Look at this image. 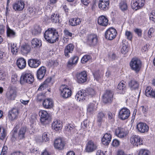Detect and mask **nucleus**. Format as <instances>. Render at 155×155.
I'll list each match as a JSON object with an SVG mask.
<instances>
[{"instance_id": "0eeeda50", "label": "nucleus", "mask_w": 155, "mask_h": 155, "mask_svg": "<svg viewBox=\"0 0 155 155\" xmlns=\"http://www.w3.org/2000/svg\"><path fill=\"white\" fill-rule=\"evenodd\" d=\"M87 43L90 46H95L98 43V38L95 34L88 35L87 38Z\"/></svg>"}, {"instance_id": "de8ad7c7", "label": "nucleus", "mask_w": 155, "mask_h": 155, "mask_svg": "<svg viewBox=\"0 0 155 155\" xmlns=\"http://www.w3.org/2000/svg\"><path fill=\"white\" fill-rule=\"evenodd\" d=\"M150 152L148 150L145 149H140L138 155H150Z\"/></svg>"}, {"instance_id": "864d4df0", "label": "nucleus", "mask_w": 155, "mask_h": 155, "mask_svg": "<svg viewBox=\"0 0 155 155\" xmlns=\"http://www.w3.org/2000/svg\"><path fill=\"white\" fill-rule=\"evenodd\" d=\"M64 32L65 35L67 37H72L73 35V34L66 29H65L64 30Z\"/></svg>"}, {"instance_id": "4c0bfd02", "label": "nucleus", "mask_w": 155, "mask_h": 155, "mask_svg": "<svg viewBox=\"0 0 155 155\" xmlns=\"http://www.w3.org/2000/svg\"><path fill=\"white\" fill-rule=\"evenodd\" d=\"M85 93H86L87 97H93L96 94V92L92 88L87 89L85 91Z\"/></svg>"}, {"instance_id": "09e8293b", "label": "nucleus", "mask_w": 155, "mask_h": 155, "mask_svg": "<svg viewBox=\"0 0 155 155\" xmlns=\"http://www.w3.org/2000/svg\"><path fill=\"white\" fill-rule=\"evenodd\" d=\"M91 57L89 55H85L81 59V62L83 64H84L88 61L91 59Z\"/></svg>"}, {"instance_id": "dca6fc26", "label": "nucleus", "mask_w": 155, "mask_h": 155, "mask_svg": "<svg viewBox=\"0 0 155 155\" xmlns=\"http://www.w3.org/2000/svg\"><path fill=\"white\" fill-rule=\"evenodd\" d=\"M109 4V0H100L98 4L99 7L102 10H107L108 8Z\"/></svg>"}, {"instance_id": "cd10ccee", "label": "nucleus", "mask_w": 155, "mask_h": 155, "mask_svg": "<svg viewBox=\"0 0 155 155\" xmlns=\"http://www.w3.org/2000/svg\"><path fill=\"white\" fill-rule=\"evenodd\" d=\"M111 135L110 134H105L102 139V142L103 144L105 145H107L111 141Z\"/></svg>"}, {"instance_id": "0e129e2a", "label": "nucleus", "mask_w": 155, "mask_h": 155, "mask_svg": "<svg viewBox=\"0 0 155 155\" xmlns=\"http://www.w3.org/2000/svg\"><path fill=\"white\" fill-rule=\"evenodd\" d=\"M8 150V147L6 146H4L2 149L1 155H5L6 153V150Z\"/></svg>"}, {"instance_id": "69168bd1", "label": "nucleus", "mask_w": 155, "mask_h": 155, "mask_svg": "<svg viewBox=\"0 0 155 155\" xmlns=\"http://www.w3.org/2000/svg\"><path fill=\"white\" fill-rule=\"evenodd\" d=\"M108 118L109 120H111V121H113L114 120V115H113L112 113H111L110 112H108Z\"/></svg>"}, {"instance_id": "393cba45", "label": "nucleus", "mask_w": 155, "mask_h": 155, "mask_svg": "<svg viewBox=\"0 0 155 155\" xmlns=\"http://www.w3.org/2000/svg\"><path fill=\"white\" fill-rule=\"evenodd\" d=\"M52 127L56 131L61 130L62 127V122L58 120H55L52 124Z\"/></svg>"}, {"instance_id": "f8f14e48", "label": "nucleus", "mask_w": 155, "mask_h": 155, "mask_svg": "<svg viewBox=\"0 0 155 155\" xmlns=\"http://www.w3.org/2000/svg\"><path fill=\"white\" fill-rule=\"evenodd\" d=\"M77 82L82 84L86 82L87 80V74L85 71H83L76 75Z\"/></svg>"}, {"instance_id": "5701e85b", "label": "nucleus", "mask_w": 155, "mask_h": 155, "mask_svg": "<svg viewBox=\"0 0 155 155\" xmlns=\"http://www.w3.org/2000/svg\"><path fill=\"white\" fill-rule=\"evenodd\" d=\"M74 46L71 44H68L64 49V54L65 56L68 58L70 56V54L72 53L74 50Z\"/></svg>"}, {"instance_id": "a19ab883", "label": "nucleus", "mask_w": 155, "mask_h": 155, "mask_svg": "<svg viewBox=\"0 0 155 155\" xmlns=\"http://www.w3.org/2000/svg\"><path fill=\"white\" fill-rule=\"evenodd\" d=\"M119 7L123 11L127 10L128 8L127 4L126 1H121L119 3Z\"/></svg>"}, {"instance_id": "2f4dec72", "label": "nucleus", "mask_w": 155, "mask_h": 155, "mask_svg": "<svg viewBox=\"0 0 155 155\" xmlns=\"http://www.w3.org/2000/svg\"><path fill=\"white\" fill-rule=\"evenodd\" d=\"M108 23V20L107 18L104 16H101L98 19V23L101 25L106 26L107 25Z\"/></svg>"}, {"instance_id": "774afa93", "label": "nucleus", "mask_w": 155, "mask_h": 155, "mask_svg": "<svg viewBox=\"0 0 155 155\" xmlns=\"http://www.w3.org/2000/svg\"><path fill=\"white\" fill-rule=\"evenodd\" d=\"M11 155H25L23 153L20 151L15 152L11 153Z\"/></svg>"}, {"instance_id": "7c9ffc66", "label": "nucleus", "mask_w": 155, "mask_h": 155, "mask_svg": "<svg viewBox=\"0 0 155 155\" xmlns=\"http://www.w3.org/2000/svg\"><path fill=\"white\" fill-rule=\"evenodd\" d=\"M145 95L147 97L155 98V90H153L151 87H147L145 91Z\"/></svg>"}, {"instance_id": "052dcab7", "label": "nucleus", "mask_w": 155, "mask_h": 155, "mask_svg": "<svg viewBox=\"0 0 155 155\" xmlns=\"http://www.w3.org/2000/svg\"><path fill=\"white\" fill-rule=\"evenodd\" d=\"M123 45L121 50V51L123 54H125L128 51L127 47L126 45H124V44Z\"/></svg>"}, {"instance_id": "20e7f679", "label": "nucleus", "mask_w": 155, "mask_h": 155, "mask_svg": "<svg viewBox=\"0 0 155 155\" xmlns=\"http://www.w3.org/2000/svg\"><path fill=\"white\" fill-rule=\"evenodd\" d=\"M17 96L16 88L13 86H10L6 92L5 97L8 100H13L15 99Z\"/></svg>"}, {"instance_id": "39448f33", "label": "nucleus", "mask_w": 155, "mask_h": 155, "mask_svg": "<svg viewBox=\"0 0 155 155\" xmlns=\"http://www.w3.org/2000/svg\"><path fill=\"white\" fill-rule=\"evenodd\" d=\"M61 96L64 98H67L71 95L72 91L70 88L66 85H62L60 87Z\"/></svg>"}, {"instance_id": "c756f323", "label": "nucleus", "mask_w": 155, "mask_h": 155, "mask_svg": "<svg viewBox=\"0 0 155 155\" xmlns=\"http://www.w3.org/2000/svg\"><path fill=\"white\" fill-rule=\"evenodd\" d=\"M17 64L19 68L20 69H23L26 66V61L24 58H20L17 59Z\"/></svg>"}, {"instance_id": "ddd939ff", "label": "nucleus", "mask_w": 155, "mask_h": 155, "mask_svg": "<svg viewBox=\"0 0 155 155\" xmlns=\"http://www.w3.org/2000/svg\"><path fill=\"white\" fill-rule=\"evenodd\" d=\"M130 142L134 146H138L142 144V140L140 136L134 135L132 136L130 139Z\"/></svg>"}, {"instance_id": "13d9d810", "label": "nucleus", "mask_w": 155, "mask_h": 155, "mask_svg": "<svg viewBox=\"0 0 155 155\" xmlns=\"http://www.w3.org/2000/svg\"><path fill=\"white\" fill-rule=\"evenodd\" d=\"M134 31L137 35L138 37H141L142 31L141 29L137 28H136L134 29Z\"/></svg>"}, {"instance_id": "6e6d98bb", "label": "nucleus", "mask_w": 155, "mask_h": 155, "mask_svg": "<svg viewBox=\"0 0 155 155\" xmlns=\"http://www.w3.org/2000/svg\"><path fill=\"white\" fill-rule=\"evenodd\" d=\"M45 97L44 95L43 94L40 93L37 94V100L38 101H42Z\"/></svg>"}, {"instance_id": "c03bdc74", "label": "nucleus", "mask_w": 155, "mask_h": 155, "mask_svg": "<svg viewBox=\"0 0 155 155\" xmlns=\"http://www.w3.org/2000/svg\"><path fill=\"white\" fill-rule=\"evenodd\" d=\"M6 135V130L3 127H0V139L3 140L5 137Z\"/></svg>"}, {"instance_id": "3c124183", "label": "nucleus", "mask_w": 155, "mask_h": 155, "mask_svg": "<svg viewBox=\"0 0 155 155\" xmlns=\"http://www.w3.org/2000/svg\"><path fill=\"white\" fill-rule=\"evenodd\" d=\"M11 51L13 54H16L18 52V48L16 47V45L14 43L13 44H11Z\"/></svg>"}, {"instance_id": "e433bc0d", "label": "nucleus", "mask_w": 155, "mask_h": 155, "mask_svg": "<svg viewBox=\"0 0 155 155\" xmlns=\"http://www.w3.org/2000/svg\"><path fill=\"white\" fill-rule=\"evenodd\" d=\"M139 84L136 81L133 80L129 83V86L131 90H135L137 89L139 87Z\"/></svg>"}, {"instance_id": "bf43d9fd", "label": "nucleus", "mask_w": 155, "mask_h": 155, "mask_svg": "<svg viewBox=\"0 0 155 155\" xmlns=\"http://www.w3.org/2000/svg\"><path fill=\"white\" fill-rule=\"evenodd\" d=\"M18 81V76L16 74H14L12 76V81L13 84L15 83Z\"/></svg>"}, {"instance_id": "2eb2a0df", "label": "nucleus", "mask_w": 155, "mask_h": 155, "mask_svg": "<svg viewBox=\"0 0 155 155\" xmlns=\"http://www.w3.org/2000/svg\"><path fill=\"white\" fill-rule=\"evenodd\" d=\"M97 147L96 144L94 142L91 140L87 142L85 150L87 152H92L96 150Z\"/></svg>"}, {"instance_id": "ea45409f", "label": "nucleus", "mask_w": 155, "mask_h": 155, "mask_svg": "<svg viewBox=\"0 0 155 155\" xmlns=\"http://www.w3.org/2000/svg\"><path fill=\"white\" fill-rule=\"evenodd\" d=\"M26 131V128L25 127H21L19 130L18 133V138L20 139L25 137V134Z\"/></svg>"}, {"instance_id": "a18cd8bd", "label": "nucleus", "mask_w": 155, "mask_h": 155, "mask_svg": "<svg viewBox=\"0 0 155 155\" xmlns=\"http://www.w3.org/2000/svg\"><path fill=\"white\" fill-rule=\"evenodd\" d=\"M50 134L47 132H44L42 135V142H47L49 140Z\"/></svg>"}, {"instance_id": "4be33fe9", "label": "nucleus", "mask_w": 155, "mask_h": 155, "mask_svg": "<svg viewBox=\"0 0 155 155\" xmlns=\"http://www.w3.org/2000/svg\"><path fill=\"white\" fill-rule=\"evenodd\" d=\"M41 61L37 59H31L28 61L29 66L32 68H35L38 67L41 64Z\"/></svg>"}, {"instance_id": "a211bd4d", "label": "nucleus", "mask_w": 155, "mask_h": 155, "mask_svg": "<svg viewBox=\"0 0 155 155\" xmlns=\"http://www.w3.org/2000/svg\"><path fill=\"white\" fill-rule=\"evenodd\" d=\"M46 71V68L44 66L41 67L37 71V77L38 79L41 80L45 76Z\"/></svg>"}, {"instance_id": "58836bf2", "label": "nucleus", "mask_w": 155, "mask_h": 155, "mask_svg": "<svg viewBox=\"0 0 155 155\" xmlns=\"http://www.w3.org/2000/svg\"><path fill=\"white\" fill-rule=\"evenodd\" d=\"M41 29L40 26L38 25H35L34 29L32 30V34L34 35H36L40 34L41 32Z\"/></svg>"}, {"instance_id": "1a4fd4ad", "label": "nucleus", "mask_w": 155, "mask_h": 155, "mask_svg": "<svg viewBox=\"0 0 155 155\" xmlns=\"http://www.w3.org/2000/svg\"><path fill=\"white\" fill-rule=\"evenodd\" d=\"M40 117L41 122L43 124H47L49 123V115L48 113L45 110H41L39 113Z\"/></svg>"}, {"instance_id": "f03ea898", "label": "nucleus", "mask_w": 155, "mask_h": 155, "mask_svg": "<svg viewBox=\"0 0 155 155\" xmlns=\"http://www.w3.org/2000/svg\"><path fill=\"white\" fill-rule=\"evenodd\" d=\"M142 65V62L138 58H132L130 63L131 69L137 73L140 70Z\"/></svg>"}, {"instance_id": "f704fd0d", "label": "nucleus", "mask_w": 155, "mask_h": 155, "mask_svg": "<svg viewBox=\"0 0 155 155\" xmlns=\"http://www.w3.org/2000/svg\"><path fill=\"white\" fill-rule=\"evenodd\" d=\"M31 43L32 48L39 47L41 45V40L36 38H33L31 41Z\"/></svg>"}, {"instance_id": "bb28decb", "label": "nucleus", "mask_w": 155, "mask_h": 155, "mask_svg": "<svg viewBox=\"0 0 155 155\" xmlns=\"http://www.w3.org/2000/svg\"><path fill=\"white\" fill-rule=\"evenodd\" d=\"M97 104L96 103H90L87 106V113L90 114H93L97 110Z\"/></svg>"}, {"instance_id": "72a5a7b5", "label": "nucleus", "mask_w": 155, "mask_h": 155, "mask_svg": "<svg viewBox=\"0 0 155 155\" xmlns=\"http://www.w3.org/2000/svg\"><path fill=\"white\" fill-rule=\"evenodd\" d=\"M78 60V58L77 56H74L71 58L69 60L67 66L69 67H71L74 65L75 64L77 63Z\"/></svg>"}, {"instance_id": "412c9836", "label": "nucleus", "mask_w": 155, "mask_h": 155, "mask_svg": "<svg viewBox=\"0 0 155 155\" xmlns=\"http://www.w3.org/2000/svg\"><path fill=\"white\" fill-rule=\"evenodd\" d=\"M115 133L117 137L121 138L124 137L127 135V133L124 129L120 127H118L116 129Z\"/></svg>"}, {"instance_id": "b1692460", "label": "nucleus", "mask_w": 155, "mask_h": 155, "mask_svg": "<svg viewBox=\"0 0 155 155\" xmlns=\"http://www.w3.org/2000/svg\"><path fill=\"white\" fill-rule=\"evenodd\" d=\"M53 101L51 98L44 100L42 103L43 107L46 109H51L53 107Z\"/></svg>"}, {"instance_id": "4468645a", "label": "nucleus", "mask_w": 155, "mask_h": 155, "mask_svg": "<svg viewBox=\"0 0 155 155\" xmlns=\"http://www.w3.org/2000/svg\"><path fill=\"white\" fill-rule=\"evenodd\" d=\"M19 114V111L18 109L13 108L10 110L8 114V117L9 119L13 121L17 119Z\"/></svg>"}, {"instance_id": "4d7b16f0", "label": "nucleus", "mask_w": 155, "mask_h": 155, "mask_svg": "<svg viewBox=\"0 0 155 155\" xmlns=\"http://www.w3.org/2000/svg\"><path fill=\"white\" fill-rule=\"evenodd\" d=\"M94 78L97 81H98L100 78V76L98 71H96L93 73Z\"/></svg>"}, {"instance_id": "473e14b6", "label": "nucleus", "mask_w": 155, "mask_h": 155, "mask_svg": "<svg viewBox=\"0 0 155 155\" xmlns=\"http://www.w3.org/2000/svg\"><path fill=\"white\" fill-rule=\"evenodd\" d=\"M81 21V20L78 18H71L69 21V24L70 25L73 26H76L80 24Z\"/></svg>"}, {"instance_id": "f3484780", "label": "nucleus", "mask_w": 155, "mask_h": 155, "mask_svg": "<svg viewBox=\"0 0 155 155\" xmlns=\"http://www.w3.org/2000/svg\"><path fill=\"white\" fill-rule=\"evenodd\" d=\"M149 127L146 123H139L137 126V128L138 131L141 133L147 132L149 130Z\"/></svg>"}, {"instance_id": "37998d69", "label": "nucleus", "mask_w": 155, "mask_h": 155, "mask_svg": "<svg viewBox=\"0 0 155 155\" xmlns=\"http://www.w3.org/2000/svg\"><path fill=\"white\" fill-rule=\"evenodd\" d=\"M126 87V83L124 81H122L120 82L117 87V89L118 90L124 91Z\"/></svg>"}, {"instance_id": "49530a36", "label": "nucleus", "mask_w": 155, "mask_h": 155, "mask_svg": "<svg viewBox=\"0 0 155 155\" xmlns=\"http://www.w3.org/2000/svg\"><path fill=\"white\" fill-rule=\"evenodd\" d=\"M59 15H58L57 14H52L51 16V20L52 22H54L55 23L59 22Z\"/></svg>"}, {"instance_id": "f257e3e1", "label": "nucleus", "mask_w": 155, "mask_h": 155, "mask_svg": "<svg viewBox=\"0 0 155 155\" xmlns=\"http://www.w3.org/2000/svg\"><path fill=\"white\" fill-rule=\"evenodd\" d=\"M59 35L56 29L49 28L45 31L44 35L45 39L49 43H54L59 39Z\"/></svg>"}, {"instance_id": "680f3d73", "label": "nucleus", "mask_w": 155, "mask_h": 155, "mask_svg": "<svg viewBox=\"0 0 155 155\" xmlns=\"http://www.w3.org/2000/svg\"><path fill=\"white\" fill-rule=\"evenodd\" d=\"M154 31V29L153 28H150L148 32V36L149 38H151L152 37V34Z\"/></svg>"}, {"instance_id": "338daca9", "label": "nucleus", "mask_w": 155, "mask_h": 155, "mask_svg": "<svg viewBox=\"0 0 155 155\" xmlns=\"http://www.w3.org/2000/svg\"><path fill=\"white\" fill-rule=\"evenodd\" d=\"M5 74L2 70H0V80H3L5 77Z\"/></svg>"}, {"instance_id": "423d86ee", "label": "nucleus", "mask_w": 155, "mask_h": 155, "mask_svg": "<svg viewBox=\"0 0 155 155\" xmlns=\"http://www.w3.org/2000/svg\"><path fill=\"white\" fill-rule=\"evenodd\" d=\"M105 35V38L107 39L111 40L116 37L117 32L115 29L111 28L107 30Z\"/></svg>"}, {"instance_id": "c9c22d12", "label": "nucleus", "mask_w": 155, "mask_h": 155, "mask_svg": "<svg viewBox=\"0 0 155 155\" xmlns=\"http://www.w3.org/2000/svg\"><path fill=\"white\" fill-rule=\"evenodd\" d=\"M105 118V114L104 113L102 112L99 113L97 115V120L98 125H100L102 122Z\"/></svg>"}, {"instance_id": "e2e57ef3", "label": "nucleus", "mask_w": 155, "mask_h": 155, "mask_svg": "<svg viewBox=\"0 0 155 155\" xmlns=\"http://www.w3.org/2000/svg\"><path fill=\"white\" fill-rule=\"evenodd\" d=\"M119 144V141L116 139L112 141V145L114 147H117Z\"/></svg>"}, {"instance_id": "79ce46f5", "label": "nucleus", "mask_w": 155, "mask_h": 155, "mask_svg": "<svg viewBox=\"0 0 155 155\" xmlns=\"http://www.w3.org/2000/svg\"><path fill=\"white\" fill-rule=\"evenodd\" d=\"M7 34L8 37L10 38H13L15 36V33L8 26H7Z\"/></svg>"}, {"instance_id": "a878e982", "label": "nucleus", "mask_w": 155, "mask_h": 155, "mask_svg": "<svg viewBox=\"0 0 155 155\" xmlns=\"http://www.w3.org/2000/svg\"><path fill=\"white\" fill-rule=\"evenodd\" d=\"M64 144L62 139L58 138L54 142V147L56 149L61 150L63 149Z\"/></svg>"}, {"instance_id": "6ab92c4d", "label": "nucleus", "mask_w": 155, "mask_h": 155, "mask_svg": "<svg viewBox=\"0 0 155 155\" xmlns=\"http://www.w3.org/2000/svg\"><path fill=\"white\" fill-rule=\"evenodd\" d=\"M75 98L78 101H82L88 99L87 97L86 93L83 91H79L75 96Z\"/></svg>"}, {"instance_id": "5fc2aeb1", "label": "nucleus", "mask_w": 155, "mask_h": 155, "mask_svg": "<svg viewBox=\"0 0 155 155\" xmlns=\"http://www.w3.org/2000/svg\"><path fill=\"white\" fill-rule=\"evenodd\" d=\"M29 13L31 15H34L36 13L35 12V9L34 8L29 7L28 9Z\"/></svg>"}, {"instance_id": "c85d7f7f", "label": "nucleus", "mask_w": 155, "mask_h": 155, "mask_svg": "<svg viewBox=\"0 0 155 155\" xmlns=\"http://www.w3.org/2000/svg\"><path fill=\"white\" fill-rule=\"evenodd\" d=\"M31 48L30 46L28 44H25L21 46V51L23 55L27 54L30 52Z\"/></svg>"}, {"instance_id": "aec40b11", "label": "nucleus", "mask_w": 155, "mask_h": 155, "mask_svg": "<svg viewBox=\"0 0 155 155\" xmlns=\"http://www.w3.org/2000/svg\"><path fill=\"white\" fill-rule=\"evenodd\" d=\"M24 2L21 0L15 2L13 5V8L15 11H22L24 9Z\"/></svg>"}, {"instance_id": "603ef678", "label": "nucleus", "mask_w": 155, "mask_h": 155, "mask_svg": "<svg viewBox=\"0 0 155 155\" xmlns=\"http://www.w3.org/2000/svg\"><path fill=\"white\" fill-rule=\"evenodd\" d=\"M74 127L73 124H68L65 127V130L69 132L73 131L74 129Z\"/></svg>"}, {"instance_id": "8fccbe9b", "label": "nucleus", "mask_w": 155, "mask_h": 155, "mask_svg": "<svg viewBox=\"0 0 155 155\" xmlns=\"http://www.w3.org/2000/svg\"><path fill=\"white\" fill-rule=\"evenodd\" d=\"M125 35L127 39L131 41L133 38V34L130 31L126 30L125 32Z\"/></svg>"}, {"instance_id": "9b49d317", "label": "nucleus", "mask_w": 155, "mask_h": 155, "mask_svg": "<svg viewBox=\"0 0 155 155\" xmlns=\"http://www.w3.org/2000/svg\"><path fill=\"white\" fill-rule=\"evenodd\" d=\"M144 0H132L131 6L133 9L137 10L143 7L144 5Z\"/></svg>"}, {"instance_id": "7ed1b4c3", "label": "nucleus", "mask_w": 155, "mask_h": 155, "mask_svg": "<svg viewBox=\"0 0 155 155\" xmlns=\"http://www.w3.org/2000/svg\"><path fill=\"white\" fill-rule=\"evenodd\" d=\"M34 78L33 75L30 73L23 74L21 78L20 83L21 84L26 83L31 84L34 81Z\"/></svg>"}, {"instance_id": "6e6552de", "label": "nucleus", "mask_w": 155, "mask_h": 155, "mask_svg": "<svg viewBox=\"0 0 155 155\" xmlns=\"http://www.w3.org/2000/svg\"><path fill=\"white\" fill-rule=\"evenodd\" d=\"M130 115V110L127 108L121 109L119 111L118 117L120 119L124 120L127 119Z\"/></svg>"}, {"instance_id": "9d476101", "label": "nucleus", "mask_w": 155, "mask_h": 155, "mask_svg": "<svg viewBox=\"0 0 155 155\" xmlns=\"http://www.w3.org/2000/svg\"><path fill=\"white\" fill-rule=\"evenodd\" d=\"M114 93L110 90H107L103 96V101L104 103H109L112 101Z\"/></svg>"}]
</instances>
